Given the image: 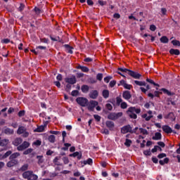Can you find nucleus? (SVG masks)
<instances>
[{
    "mask_svg": "<svg viewBox=\"0 0 180 180\" xmlns=\"http://www.w3.org/2000/svg\"><path fill=\"white\" fill-rule=\"evenodd\" d=\"M18 162H19L18 161V160H11L7 162V167L8 168H12V167H15V165H18Z\"/></svg>",
    "mask_w": 180,
    "mask_h": 180,
    "instance_id": "obj_17",
    "label": "nucleus"
},
{
    "mask_svg": "<svg viewBox=\"0 0 180 180\" xmlns=\"http://www.w3.org/2000/svg\"><path fill=\"white\" fill-rule=\"evenodd\" d=\"M144 155H151V151L149 150H146L143 151Z\"/></svg>",
    "mask_w": 180,
    "mask_h": 180,
    "instance_id": "obj_64",
    "label": "nucleus"
},
{
    "mask_svg": "<svg viewBox=\"0 0 180 180\" xmlns=\"http://www.w3.org/2000/svg\"><path fill=\"white\" fill-rule=\"evenodd\" d=\"M25 4L23 3H20V6L18 8V11L22 13L25 9Z\"/></svg>",
    "mask_w": 180,
    "mask_h": 180,
    "instance_id": "obj_41",
    "label": "nucleus"
},
{
    "mask_svg": "<svg viewBox=\"0 0 180 180\" xmlns=\"http://www.w3.org/2000/svg\"><path fill=\"white\" fill-rule=\"evenodd\" d=\"M22 141L23 139H22V138H16L15 139V140L13 141L12 144L15 147H18L19 146H20V144H22Z\"/></svg>",
    "mask_w": 180,
    "mask_h": 180,
    "instance_id": "obj_15",
    "label": "nucleus"
},
{
    "mask_svg": "<svg viewBox=\"0 0 180 180\" xmlns=\"http://www.w3.org/2000/svg\"><path fill=\"white\" fill-rule=\"evenodd\" d=\"M160 91H162L164 94L168 95V96H172V95H174V93L165 88L161 89Z\"/></svg>",
    "mask_w": 180,
    "mask_h": 180,
    "instance_id": "obj_32",
    "label": "nucleus"
},
{
    "mask_svg": "<svg viewBox=\"0 0 180 180\" xmlns=\"http://www.w3.org/2000/svg\"><path fill=\"white\" fill-rule=\"evenodd\" d=\"M122 116H123V112H110L107 117L109 120H117Z\"/></svg>",
    "mask_w": 180,
    "mask_h": 180,
    "instance_id": "obj_4",
    "label": "nucleus"
},
{
    "mask_svg": "<svg viewBox=\"0 0 180 180\" xmlns=\"http://www.w3.org/2000/svg\"><path fill=\"white\" fill-rule=\"evenodd\" d=\"M33 11L37 16H39V15H41V13H43V11L39 7H34Z\"/></svg>",
    "mask_w": 180,
    "mask_h": 180,
    "instance_id": "obj_29",
    "label": "nucleus"
},
{
    "mask_svg": "<svg viewBox=\"0 0 180 180\" xmlns=\"http://www.w3.org/2000/svg\"><path fill=\"white\" fill-rule=\"evenodd\" d=\"M139 131L143 135H146V136L148 135V131H147V129L144 128H139Z\"/></svg>",
    "mask_w": 180,
    "mask_h": 180,
    "instance_id": "obj_47",
    "label": "nucleus"
},
{
    "mask_svg": "<svg viewBox=\"0 0 180 180\" xmlns=\"http://www.w3.org/2000/svg\"><path fill=\"white\" fill-rule=\"evenodd\" d=\"M76 102L82 108H85V106H88V98L84 97H78L76 98Z\"/></svg>",
    "mask_w": 180,
    "mask_h": 180,
    "instance_id": "obj_2",
    "label": "nucleus"
},
{
    "mask_svg": "<svg viewBox=\"0 0 180 180\" xmlns=\"http://www.w3.org/2000/svg\"><path fill=\"white\" fill-rule=\"evenodd\" d=\"M41 43H45V44H49V39L47 38H40Z\"/></svg>",
    "mask_w": 180,
    "mask_h": 180,
    "instance_id": "obj_55",
    "label": "nucleus"
},
{
    "mask_svg": "<svg viewBox=\"0 0 180 180\" xmlns=\"http://www.w3.org/2000/svg\"><path fill=\"white\" fill-rule=\"evenodd\" d=\"M165 119H170L172 122H175V115L174 112H169L168 115H165Z\"/></svg>",
    "mask_w": 180,
    "mask_h": 180,
    "instance_id": "obj_21",
    "label": "nucleus"
},
{
    "mask_svg": "<svg viewBox=\"0 0 180 180\" xmlns=\"http://www.w3.org/2000/svg\"><path fill=\"white\" fill-rule=\"evenodd\" d=\"M11 155H12V150H8L4 155H0V157H1L2 160H5V158H8Z\"/></svg>",
    "mask_w": 180,
    "mask_h": 180,
    "instance_id": "obj_33",
    "label": "nucleus"
},
{
    "mask_svg": "<svg viewBox=\"0 0 180 180\" xmlns=\"http://www.w3.org/2000/svg\"><path fill=\"white\" fill-rule=\"evenodd\" d=\"M122 98L125 99V101H129L131 99V93L129 91H124L122 93Z\"/></svg>",
    "mask_w": 180,
    "mask_h": 180,
    "instance_id": "obj_11",
    "label": "nucleus"
},
{
    "mask_svg": "<svg viewBox=\"0 0 180 180\" xmlns=\"http://www.w3.org/2000/svg\"><path fill=\"white\" fill-rule=\"evenodd\" d=\"M129 117H131V119H136L137 118V115L134 112H130L129 113Z\"/></svg>",
    "mask_w": 180,
    "mask_h": 180,
    "instance_id": "obj_57",
    "label": "nucleus"
},
{
    "mask_svg": "<svg viewBox=\"0 0 180 180\" xmlns=\"http://www.w3.org/2000/svg\"><path fill=\"white\" fill-rule=\"evenodd\" d=\"M25 115H26V111L25 110H20L18 113V117H23V116H25Z\"/></svg>",
    "mask_w": 180,
    "mask_h": 180,
    "instance_id": "obj_49",
    "label": "nucleus"
},
{
    "mask_svg": "<svg viewBox=\"0 0 180 180\" xmlns=\"http://www.w3.org/2000/svg\"><path fill=\"white\" fill-rule=\"evenodd\" d=\"M126 84V81L122 79L120 81V82L117 84L118 86H124V84Z\"/></svg>",
    "mask_w": 180,
    "mask_h": 180,
    "instance_id": "obj_59",
    "label": "nucleus"
},
{
    "mask_svg": "<svg viewBox=\"0 0 180 180\" xmlns=\"http://www.w3.org/2000/svg\"><path fill=\"white\" fill-rule=\"evenodd\" d=\"M131 140L127 139L124 142V146H126V147H130L131 146Z\"/></svg>",
    "mask_w": 180,
    "mask_h": 180,
    "instance_id": "obj_44",
    "label": "nucleus"
},
{
    "mask_svg": "<svg viewBox=\"0 0 180 180\" xmlns=\"http://www.w3.org/2000/svg\"><path fill=\"white\" fill-rule=\"evenodd\" d=\"M160 43H163V44H167L169 43V39L167 36H162L160 39Z\"/></svg>",
    "mask_w": 180,
    "mask_h": 180,
    "instance_id": "obj_26",
    "label": "nucleus"
},
{
    "mask_svg": "<svg viewBox=\"0 0 180 180\" xmlns=\"http://www.w3.org/2000/svg\"><path fill=\"white\" fill-rule=\"evenodd\" d=\"M48 140L50 143H56V136L54 135H50L48 137Z\"/></svg>",
    "mask_w": 180,
    "mask_h": 180,
    "instance_id": "obj_42",
    "label": "nucleus"
},
{
    "mask_svg": "<svg viewBox=\"0 0 180 180\" xmlns=\"http://www.w3.org/2000/svg\"><path fill=\"white\" fill-rule=\"evenodd\" d=\"M105 126L110 131H113L115 129V122L112 121L107 120L105 122Z\"/></svg>",
    "mask_w": 180,
    "mask_h": 180,
    "instance_id": "obj_10",
    "label": "nucleus"
},
{
    "mask_svg": "<svg viewBox=\"0 0 180 180\" xmlns=\"http://www.w3.org/2000/svg\"><path fill=\"white\" fill-rule=\"evenodd\" d=\"M134 82L136 85H138V86H146V85H147V83H146V82L134 80Z\"/></svg>",
    "mask_w": 180,
    "mask_h": 180,
    "instance_id": "obj_31",
    "label": "nucleus"
},
{
    "mask_svg": "<svg viewBox=\"0 0 180 180\" xmlns=\"http://www.w3.org/2000/svg\"><path fill=\"white\" fill-rule=\"evenodd\" d=\"M99 105V103L96 101L91 100L87 103V109L90 112H94L95 110V108Z\"/></svg>",
    "mask_w": 180,
    "mask_h": 180,
    "instance_id": "obj_3",
    "label": "nucleus"
},
{
    "mask_svg": "<svg viewBox=\"0 0 180 180\" xmlns=\"http://www.w3.org/2000/svg\"><path fill=\"white\" fill-rule=\"evenodd\" d=\"M78 94H79V91L78 90H73L71 93L72 96H78Z\"/></svg>",
    "mask_w": 180,
    "mask_h": 180,
    "instance_id": "obj_56",
    "label": "nucleus"
},
{
    "mask_svg": "<svg viewBox=\"0 0 180 180\" xmlns=\"http://www.w3.org/2000/svg\"><path fill=\"white\" fill-rule=\"evenodd\" d=\"M102 95L104 99H108V98H109V90L108 89L103 90Z\"/></svg>",
    "mask_w": 180,
    "mask_h": 180,
    "instance_id": "obj_34",
    "label": "nucleus"
},
{
    "mask_svg": "<svg viewBox=\"0 0 180 180\" xmlns=\"http://www.w3.org/2000/svg\"><path fill=\"white\" fill-rule=\"evenodd\" d=\"M29 169V164L23 165L20 169L19 171L21 172H26Z\"/></svg>",
    "mask_w": 180,
    "mask_h": 180,
    "instance_id": "obj_27",
    "label": "nucleus"
},
{
    "mask_svg": "<svg viewBox=\"0 0 180 180\" xmlns=\"http://www.w3.org/2000/svg\"><path fill=\"white\" fill-rule=\"evenodd\" d=\"M60 159H61L60 156H56L53 160V164H55L58 167H63V163H60V162H58L60 161Z\"/></svg>",
    "mask_w": 180,
    "mask_h": 180,
    "instance_id": "obj_19",
    "label": "nucleus"
},
{
    "mask_svg": "<svg viewBox=\"0 0 180 180\" xmlns=\"http://www.w3.org/2000/svg\"><path fill=\"white\" fill-rule=\"evenodd\" d=\"M116 102H117V106H120V104L123 102V100L120 96H117L116 98Z\"/></svg>",
    "mask_w": 180,
    "mask_h": 180,
    "instance_id": "obj_48",
    "label": "nucleus"
},
{
    "mask_svg": "<svg viewBox=\"0 0 180 180\" xmlns=\"http://www.w3.org/2000/svg\"><path fill=\"white\" fill-rule=\"evenodd\" d=\"M82 92H83V94H88V92L89 91V86L86 85V84H83L82 86Z\"/></svg>",
    "mask_w": 180,
    "mask_h": 180,
    "instance_id": "obj_25",
    "label": "nucleus"
},
{
    "mask_svg": "<svg viewBox=\"0 0 180 180\" xmlns=\"http://www.w3.org/2000/svg\"><path fill=\"white\" fill-rule=\"evenodd\" d=\"M63 47L66 49L67 53L69 54H73L74 51L72 50H74V47L70 46L69 44H65L63 45Z\"/></svg>",
    "mask_w": 180,
    "mask_h": 180,
    "instance_id": "obj_18",
    "label": "nucleus"
},
{
    "mask_svg": "<svg viewBox=\"0 0 180 180\" xmlns=\"http://www.w3.org/2000/svg\"><path fill=\"white\" fill-rule=\"evenodd\" d=\"M124 89H128L129 91H130V89L133 88V86L125 82V84H124Z\"/></svg>",
    "mask_w": 180,
    "mask_h": 180,
    "instance_id": "obj_50",
    "label": "nucleus"
},
{
    "mask_svg": "<svg viewBox=\"0 0 180 180\" xmlns=\"http://www.w3.org/2000/svg\"><path fill=\"white\" fill-rule=\"evenodd\" d=\"M118 71H120L121 72H126V74H129V70L127 68H118Z\"/></svg>",
    "mask_w": 180,
    "mask_h": 180,
    "instance_id": "obj_46",
    "label": "nucleus"
},
{
    "mask_svg": "<svg viewBox=\"0 0 180 180\" xmlns=\"http://www.w3.org/2000/svg\"><path fill=\"white\" fill-rule=\"evenodd\" d=\"M158 146H160V147H162V148H164V147H165V143L162 141L158 142Z\"/></svg>",
    "mask_w": 180,
    "mask_h": 180,
    "instance_id": "obj_63",
    "label": "nucleus"
},
{
    "mask_svg": "<svg viewBox=\"0 0 180 180\" xmlns=\"http://www.w3.org/2000/svg\"><path fill=\"white\" fill-rule=\"evenodd\" d=\"M89 96L91 99H96L99 96V91L98 90H91L89 94Z\"/></svg>",
    "mask_w": 180,
    "mask_h": 180,
    "instance_id": "obj_9",
    "label": "nucleus"
},
{
    "mask_svg": "<svg viewBox=\"0 0 180 180\" xmlns=\"http://www.w3.org/2000/svg\"><path fill=\"white\" fill-rule=\"evenodd\" d=\"M141 117H142L143 119H145V120L146 122H149V120H151V119L153 117V115L148 116L147 114H143V115H142Z\"/></svg>",
    "mask_w": 180,
    "mask_h": 180,
    "instance_id": "obj_39",
    "label": "nucleus"
},
{
    "mask_svg": "<svg viewBox=\"0 0 180 180\" xmlns=\"http://www.w3.org/2000/svg\"><path fill=\"white\" fill-rule=\"evenodd\" d=\"M4 134H7L8 136H11V134H13V133H15V131L11 128H5L4 129Z\"/></svg>",
    "mask_w": 180,
    "mask_h": 180,
    "instance_id": "obj_20",
    "label": "nucleus"
},
{
    "mask_svg": "<svg viewBox=\"0 0 180 180\" xmlns=\"http://www.w3.org/2000/svg\"><path fill=\"white\" fill-rule=\"evenodd\" d=\"M106 108H107L108 110H112L113 109V106H112V104H110V103H107Z\"/></svg>",
    "mask_w": 180,
    "mask_h": 180,
    "instance_id": "obj_62",
    "label": "nucleus"
},
{
    "mask_svg": "<svg viewBox=\"0 0 180 180\" xmlns=\"http://www.w3.org/2000/svg\"><path fill=\"white\" fill-rule=\"evenodd\" d=\"M162 139V135L160 132H156L155 134V136L152 137V140H155V141L161 140Z\"/></svg>",
    "mask_w": 180,
    "mask_h": 180,
    "instance_id": "obj_23",
    "label": "nucleus"
},
{
    "mask_svg": "<svg viewBox=\"0 0 180 180\" xmlns=\"http://www.w3.org/2000/svg\"><path fill=\"white\" fill-rule=\"evenodd\" d=\"M116 80H112L110 82L109 86L110 88H114L115 85H116Z\"/></svg>",
    "mask_w": 180,
    "mask_h": 180,
    "instance_id": "obj_53",
    "label": "nucleus"
},
{
    "mask_svg": "<svg viewBox=\"0 0 180 180\" xmlns=\"http://www.w3.org/2000/svg\"><path fill=\"white\" fill-rule=\"evenodd\" d=\"M26 131V128L25 127L21 126L19 127L18 130H17V134H23Z\"/></svg>",
    "mask_w": 180,
    "mask_h": 180,
    "instance_id": "obj_28",
    "label": "nucleus"
},
{
    "mask_svg": "<svg viewBox=\"0 0 180 180\" xmlns=\"http://www.w3.org/2000/svg\"><path fill=\"white\" fill-rule=\"evenodd\" d=\"M169 54H171L172 56H179L180 54V51L179 49H171L169 51Z\"/></svg>",
    "mask_w": 180,
    "mask_h": 180,
    "instance_id": "obj_22",
    "label": "nucleus"
},
{
    "mask_svg": "<svg viewBox=\"0 0 180 180\" xmlns=\"http://www.w3.org/2000/svg\"><path fill=\"white\" fill-rule=\"evenodd\" d=\"M120 108H121V109H127V103H126V102L121 103Z\"/></svg>",
    "mask_w": 180,
    "mask_h": 180,
    "instance_id": "obj_54",
    "label": "nucleus"
},
{
    "mask_svg": "<svg viewBox=\"0 0 180 180\" xmlns=\"http://www.w3.org/2000/svg\"><path fill=\"white\" fill-rule=\"evenodd\" d=\"M32 152H33V148H28V149L25 150L23 152V155H27L30 154Z\"/></svg>",
    "mask_w": 180,
    "mask_h": 180,
    "instance_id": "obj_45",
    "label": "nucleus"
},
{
    "mask_svg": "<svg viewBox=\"0 0 180 180\" xmlns=\"http://www.w3.org/2000/svg\"><path fill=\"white\" fill-rule=\"evenodd\" d=\"M33 145H34V146H41V141H40V140H37V141H35L33 143Z\"/></svg>",
    "mask_w": 180,
    "mask_h": 180,
    "instance_id": "obj_60",
    "label": "nucleus"
},
{
    "mask_svg": "<svg viewBox=\"0 0 180 180\" xmlns=\"http://www.w3.org/2000/svg\"><path fill=\"white\" fill-rule=\"evenodd\" d=\"M94 117L95 120H96V122H101V117L100 115H94Z\"/></svg>",
    "mask_w": 180,
    "mask_h": 180,
    "instance_id": "obj_61",
    "label": "nucleus"
},
{
    "mask_svg": "<svg viewBox=\"0 0 180 180\" xmlns=\"http://www.w3.org/2000/svg\"><path fill=\"white\" fill-rule=\"evenodd\" d=\"M43 155H37V159L38 160L39 165H41L44 162V159Z\"/></svg>",
    "mask_w": 180,
    "mask_h": 180,
    "instance_id": "obj_35",
    "label": "nucleus"
},
{
    "mask_svg": "<svg viewBox=\"0 0 180 180\" xmlns=\"http://www.w3.org/2000/svg\"><path fill=\"white\" fill-rule=\"evenodd\" d=\"M169 162V158H165L163 160H160L159 164L160 165H164L165 164H168Z\"/></svg>",
    "mask_w": 180,
    "mask_h": 180,
    "instance_id": "obj_38",
    "label": "nucleus"
},
{
    "mask_svg": "<svg viewBox=\"0 0 180 180\" xmlns=\"http://www.w3.org/2000/svg\"><path fill=\"white\" fill-rule=\"evenodd\" d=\"M112 76H107L104 78V82H105L106 84H109V82H110V79H112Z\"/></svg>",
    "mask_w": 180,
    "mask_h": 180,
    "instance_id": "obj_51",
    "label": "nucleus"
},
{
    "mask_svg": "<svg viewBox=\"0 0 180 180\" xmlns=\"http://www.w3.org/2000/svg\"><path fill=\"white\" fill-rule=\"evenodd\" d=\"M50 39L52 40V41H58L59 43H63V40L60 38V37L54 38L52 36H50Z\"/></svg>",
    "mask_w": 180,
    "mask_h": 180,
    "instance_id": "obj_40",
    "label": "nucleus"
},
{
    "mask_svg": "<svg viewBox=\"0 0 180 180\" xmlns=\"http://www.w3.org/2000/svg\"><path fill=\"white\" fill-rule=\"evenodd\" d=\"M146 82H148V84H150L151 85H154V86H160V84L155 83L153 79H146Z\"/></svg>",
    "mask_w": 180,
    "mask_h": 180,
    "instance_id": "obj_37",
    "label": "nucleus"
},
{
    "mask_svg": "<svg viewBox=\"0 0 180 180\" xmlns=\"http://www.w3.org/2000/svg\"><path fill=\"white\" fill-rule=\"evenodd\" d=\"M77 70H81L83 72H88L89 71V69L86 66H81L79 65L76 67Z\"/></svg>",
    "mask_w": 180,
    "mask_h": 180,
    "instance_id": "obj_24",
    "label": "nucleus"
},
{
    "mask_svg": "<svg viewBox=\"0 0 180 180\" xmlns=\"http://www.w3.org/2000/svg\"><path fill=\"white\" fill-rule=\"evenodd\" d=\"M65 82L70 84V85H74L77 84V77L75 75H72L71 77H66L65 79Z\"/></svg>",
    "mask_w": 180,
    "mask_h": 180,
    "instance_id": "obj_6",
    "label": "nucleus"
},
{
    "mask_svg": "<svg viewBox=\"0 0 180 180\" xmlns=\"http://www.w3.org/2000/svg\"><path fill=\"white\" fill-rule=\"evenodd\" d=\"M20 156V153L16 152L14 153H11V155L9 157V160H16V158H18V157Z\"/></svg>",
    "mask_w": 180,
    "mask_h": 180,
    "instance_id": "obj_30",
    "label": "nucleus"
},
{
    "mask_svg": "<svg viewBox=\"0 0 180 180\" xmlns=\"http://www.w3.org/2000/svg\"><path fill=\"white\" fill-rule=\"evenodd\" d=\"M172 44H173V46L180 47V41L176 39L172 40Z\"/></svg>",
    "mask_w": 180,
    "mask_h": 180,
    "instance_id": "obj_43",
    "label": "nucleus"
},
{
    "mask_svg": "<svg viewBox=\"0 0 180 180\" xmlns=\"http://www.w3.org/2000/svg\"><path fill=\"white\" fill-rule=\"evenodd\" d=\"M30 146V143L25 141L21 145L17 147V150L18 151H23V150H26V148H29Z\"/></svg>",
    "mask_w": 180,
    "mask_h": 180,
    "instance_id": "obj_5",
    "label": "nucleus"
},
{
    "mask_svg": "<svg viewBox=\"0 0 180 180\" xmlns=\"http://www.w3.org/2000/svg\"><path fill=\"white\" fill-rule=\"evenodd\" d=\"M128 112H129V113H136L137 115H139V113L141 112V109L136 108V107H130L128 109Z\"/></svg>",
    "mask_w": 180,
    "mask_h": 180,
    "instance_id": "obj_16",
    "label": "nucleus"
},
{
    "mask_svg": "<svg viewBox=\"0 0 180 180\" xmlns=\"http://www.w3.org/2000/svg\"><path fill=\"white\" fill-rule=\"evenodd\" d=\"M22 178L27 180H37L39 179V176H37V174H34L33 173V171L27 170L22 173Z\"/></svg>",
    "mask_w": 180,
    "mask_h": 180,
    "instance_id": "obj_1",
    "label": "nucleus"
},
{
    "mask_svg": "<svg viewBox=\"0 0 180 180\" xmlns=\"http://www.w3.org/2000/svg\"><path fill=\"white\" fill-rule=\"evenodd\" d=\"M9 142V140L8 139H3L0 141V147H5Z\"/></svg>",
    "mask_w": 180,
    "mask_h": 180,
    "instance_id": "obj_36",
    "label": "nucleus"
},
{
    "mask_svg": "<svg viewBox=\"0 0 180 180\" xmlns=\"http://www.w3.org/2000/svg\"><path fill=\"white\" fill-rule=\"evenodd\" d=\"M128 75H129L132 78H134V79H140V78H141V74H139L137 72H134V71L130 70L128 72Z\"/></svg>",
    "mask_w": 180,
    "mask_h": 180,
    "instance_id": "obj_7",
    "label": "nucleus"
},
{
    "mask_svg": "<svg viewBox=\"0 0 180 180\" xmlns=\"http://www.w3.org/2000/svg\"><path fill=\"white\" fill-rule=\"evenodd\" d=\"M162 129L165 133H167V134H171V133H172V128L169 125H163Z\"/></svg>",
    "mask_w": 180,
    "mask_h": 180,
    "instance_id": "obj_14",
    "label": "nucleus"
},
{
    "mask_svg": "<svg viewBox=\"0 0 180 180\" xmlns=\"http://www.w3.org/2000/svg\"><path fill=\"white\" fill-rule=\"evenodd\" d=\"M121 133L122 134H126V133H134V131H131V127L130 124L125 125L121 128Z\"/></svg>",
    "mask_w": 180,
    "mask_h": 180,
    "instance_id": "obj_8",
    "label": "nucleus"
},
{
    "mask_svg": "<svg viewBox=\"0 0 180 180\" xmlns=\"http://www.w3.org/2000/svg\"><path fill=\"white\" fill-rule=\"evenodd\" d=\"M69 156L73 157V158H75V157H77V160L79 161V160L82 158V152H75L72 154H70Z\"/></svg>",
    "mask_w": 180,
    "mask_h": 180,
    "instance_id": "obj_13",
    "label": "nucleus"
},
{
    "mask_svg": "<svg viewBox=\"0 0 180 180\" xmlns=\"http://www.w3.org/2000/svg\"><path fill=\"white\" fill-rule=\"evenodd\" d=\"M44 127H47V122H45L44 125H40L37 127V129L34 130L35 133H42V131H44Z\"/></svg>",
    "mask_w": 180,
    "mask_h": 180,
    "instance_id": "obj_12",
    "label": "nucleus"
},
{
    "mask_svg": "<svg viewBox=\"0 0 180 180\" xmlns=\"http://www.w3.org/2000/svg\"><path fill=\"white\" fill-rule=\"evenodd\" d=\"M62 160L65 165L70 162V160L67 157H63Z\"/></svg>",
    "mask_w": 180,
    "mask_h": 180,
    "instance_id": "obj_58",
    "label": "nucleus"
},
{
    "mask_svg": "<svg viewBox=\"0 0 180 180\" xmlns=\"http://www.w3.org/2000/svg\"><path fill=\"white\" fill-rule=\"evenodd\" d=\"M103 78V74L102 73H98L96 75V79H98V81H101Z\"/></svg>",
    "mask_w": 180,
    "mask_h": 180,
    "instance_id": "obj_52",
    "label": "nucleus"
}]
</instances>
